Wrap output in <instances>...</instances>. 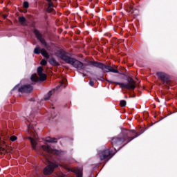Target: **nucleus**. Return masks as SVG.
I'll list each match as a JSON object with an SVG mask.
<instances>
[{"instance_id":"nucleus-1","label":"nucleus","mask_w":177,"mask_h":177,"mask_svg":"<svg viewBox=\"0 0 177 177\" xmlns=\"http://www.w3.org/2000/svg\"><path fill=\"white\" fill-rule=\"evenodd\" d=\"M142 133L143 132H136L134 129H122L118 136L112 138L111 143L115 147H119L118 150H121L122 147L127 146L133 139L140 136Z\"/></svg>"},{"instance_id":"nucleus-2","label":"nucleus","mask_w":177,"mask_h":177,"mask_svg":"<svg viewBox=\"0 0 177 177\" xmlns=\"http://www.w3.org/2000/svg\"><path fill=\"white\" fill-rule=\"evenodd\" d=\"M56 55L58 57H60L62 60L65 62V63L71 64V66H73L75 68H77V70H83L84 71L86 70V67H85L84 63L75 58L68 56V53L66 52V50L63 49L58 50Z\"/></svg>"},{"instance_id":"nucleus-3","label":"nucleus","mask_w":177,"mask_h":177,"mask_svg":"<svg viewBox=\"0 0 177 177\" xmlns=\"http://www.w3.org/2000/svg\"><path fill=\"white\" fill-rule=\"evenodd\" d=\"M88 66H93V67H97L100 68L102 71L104 73H115V74H120V71L117 69H114L112 66L106 65L102 62L97 61H89L88 62Z\"/></svg>"},{"instance_id":"nucleus-4","label":"nucleus","mask_w":177,"mask_h":177,"mask_svg":"<svg viewBox=\"0 0 177 177\" xmlns=\"http://www.w3.org/2000/svg\"><path fill=\"white\" fill-rule=\"evenodd\" d=\"M121 75H124V77H127V81L129 84H125L124 83H120L117 82H114L113 80H106L109 84H115V85H119L120 88L122 89L123 88H126V89H132L133 91L136 88V82L133 80L132 77L127 76L124 73H120Z\"/></svg>"},{"instance_id":"nucleus-5","label":"nucleus","mask_w":177,"mask_h":177,"mask_svg":"<svg viewBox=\"0 0 177 177\" xmlns=\"http://www.w3.org/2000/svg\"><path fill=\"white\" fill-rule=\"evenodd\" d=\"M115 153H113V150L110 149H106L103 151H100L98 153L99 158L101 161H109L110 159L113 158L114 156H115V153H117V149L114 148Z\"/></svg>"},{"instance_id":"nucleus-6","label":"nucleus","mask_w":177,"mask_h":177,"mask_svg":"<svg viewBox=\"0 0 177 177\" xmlns=\"http://www.w3.org/2000/svg\"><path fill=\"white\" fill-rule=\"evenodd\" d=\"M44 158L47 161L48 165L44 168V175H50L55 171V168H57V167H59V165L56 162H50L48 157L46 156H44Z\"/></svg>"},{"instance_id":"nucleus-7","label":"nucleus","mask_w":177,"mask_h":177,"mask_svg":"<svg viewBox=\"0 0 177 177\" xmlns=\"http://www.w3.org/2000/svg\"><path fill=\"white\" fill-rule=\"evenodd\" d=\"M33 34H35L37 39H38V41H39V42H41V45H44V46L46 49H48V48H49V46L48 45V43L46 42V41L44 38V35H42V33H41V32H39V30L38 29H34L33 30Z\"/></svg>"},{"instance_id":"nucleus-8","label":"nucleus","mask_w":177,"mask_h":177,"mask_svg":"<svg viewBox=\"0 0 177 177\" xmlns=\"http://www.w3.org/2000/svg\"><path fill=\"white\" fill-rule=\"evenodd\" d=\"M156 77H158V80L162 81L163 85H169V82L171 80L169 79V75L164 72H157Z\"/></svg>"},{"instance_id":"nucleus-9","label":"nucleus","mask_w":177,"mask_h":177,"mask_svg":"<svg viewBox=\"0 0 177 177\" xmlns=\"http://www.w3.org/2000/svg\"><path fill=\"white\" fill-rule=\"evenodd\" d=\"M33 91L34 87L31 84H24L18 88L21 93H31Z\"/></svg>"},{"instance_id":"nucleus-10","label":"nucleus","mask_w":177,"mask_h":177,"mask_svg":"<svg viewBox=\"0 0 177 177\" xmlns=\"http://www.w3.org/2000/svg\"><path fill=\"white\" fill-rule=\"evenodd\" d=\"M41 149L44 150V151H46L48 154H55L56 156H59V154L62 153V151L53 149L50 146L42 145Z\"/></svg>"},{"instance_id":"nucleus-11","label":"nucleus","mask_w":177,"mask_h":177,"mask_svg":"<svg viewBox=\"0 0 177 177\" xmlns=\"http://www.w3.org/2000/svg\"><path fill=\"white\" fill-rule=\"evenodd\" d=\"M28 131L29 133L30 134V136L32 138H34V139H37L38 135H37V133L35 132V130L34 129V124L30 123L29 126L28 127Z\"/></svg>"},{"instance_id":"nucleus-12","label":"nucleus","mask_w":177,"mask_h":177,"mask_svg":"<svg viewBox=\"0 0 177 177\" xmlns=\"http://www.w3.org/2000/svg\"><path fill=\"white\" fill-rule=\"evenodd\" d=\"M28 139L30 140L32 149L35 150L36 146H37V142L34 140V138H32V137H29Z\"/></svg>"},{"instance_id":"nucleus-13","label":"nucleus","mask_w":177,"mask_h":177,"mask_svg":"<svg viewBox=\"0 0 177 177\" xmlns=\"http://www.w3.org/2000/svg\"><path fill=\"white\" fill-rule=\"evenodd\" d=\"M50 64H51V66H60V64H59V62H57V61H56V59H55V58H51L49 61Z\"/></svg>"},{"instance_id":"nucleus-14","label":"nucleus","mask_w":177,"mask_h":177,"mask_svg":"<svg viewBox=\"0 0 177 177\" xmlns=\"http://www.w3.org/2000/svg\"><path fill=\"white\" fill-rule=\"evenodd\" d=\"M40 53L41 55H42V56H44V57H46V59H49V54L48 53L46 50H45V48H42Z\"/></svg>"},{"instance_id":"nucleus-15","label":"nucleus","mask_w":177,"mask_h":177,"mask_svg":"<svg viewBox=\"0 0 177 177\" xmlns=\"http://www.w3.org/2000/svg\"><path fill=\"white\" fill-rule=\"evenodd\" d=\"M46 142H48V143H57V138H52L48 137L46 140Z\"/></svg>"},{"instance_id":"nucleus-16","label":"nucleus","mask_w":177,"mask_h":177,"mask_svg":"<svg viewBox=\"0 0 177 177\" xmlns=\"http://www.w3.org/2000/svg\"><path fill=\"white\" fill-rule=\"evenodd\" d=\"M46 12L48 13H52V12H55V9H53V4H48Z\"/></svg>"},{"instance_id":"nucleus-17","label":"nucleus","mask_w":177,"mask_h":177,"mask_svg":"<svg viewBox=\"0 0 177 177\" xmlns=\"http://www.w3.org/2000/svg\"><path fill=\"white\" fill-rule=\"evenodd\" d=\"M32 82H38L39 81V77H38L36 75H33L30 78Z\"/></svg>"},{"instance_id":"nucleus-18","label":"nucleus","mask_w":177,"mask_h":177,"mask_svg":"<svg viewBox=\"0 0 177 177\" xmlns=\"http://www.w3.org/2000/svg\"><path fill=\"white\" fill-rule=\"evenodd\" d=\"M40 81H46V75L44 73H40L39 75Z\"/></svg>"},{"instance_id":"nucleus-19","label":"nucleus","mask_w":177,"mask_h":177,"mask_svg":"<svg viewBox=\"0 0 177 177\" xmlns=\"http://www.w3.org/2000/svg\"><path fill=\"white\" fill-rule=\"evenodd\" d=\"M67 82V80L64 79L61 82H60V85L57 86V88L59 89V88H60V86H63L64 88H66V82Z\"/></svg>"},{"instance_id":"nucleus-20","label":"nucleus","mask_w":177,"mask_h":177,"mask_svg":"<svg viewBox=\"0 0 177 177\" xmlns=\"http://www.w3.org/2000/svg\"><path fill=\"white\" fill-rule=\"evenodd\" d=\"M18 20L21 24H24L26 21V17H19Z\"/></svg>"},{"instance_id":"nucleus-21","label":"nucleus","mask_w":177,"mask_h":177,"mask_svg":"<svg viewBox=\"0 0 177 177\" xmlns=\"http://www.w3.org/2000/svg\"><path fill=\"white\" fill-rule=\"evenodd\" d=\"M41 52V49H39V46H37L35 49H34V53L35 55H40Z\"/></svg>"},{"instance_id":"nucleus-22","label":"nucleus","mask_w":177,"mask_h":177,"mask_svg":"<svg viewBox=\"0 0 177 177\" xmlns=\"http://www.w3.org/2000/svg\"><path fill=\"white\" fill-rule=\"evenodd\" d=\"M50 96H52V91H50L47 95L44 96V100H49V99H50Z\"/></svg>"},{"instance_id":"nucleus-23","label":"nucleus","mask_w":177,"mask_h":177,"mask_svg":"<svg viewBox=\"0 0 177 177\" xmlns=\"http://www.w3.org/2000/svg\"><path fill=\"white\" fill-rule=\"evenodd\" d=\"M23 7L25 8V9H28V8H30V4L28 3V1H24L23 3Z\"/></svg>"},{"instance_id":"nucleus-24","label":"nucleus","mask_w":177,"mask_h":177,"mask_svg":"<svg viewBox=\"0 0 177 177\" xmlns=\"http://www.w3.org/2000/svg\"><path fill=\"white\" fill-rule=\"evenodd\" d=\"M43 71H44V68H42V67L39 66V67L37 68V74H38V75H39V74H43Z\"/></svg>"},{"instance_id":"nucleus-25","label":"nucleus","mask_w":177,"mask_h":177,"mask_svg":"<svg viewBox=\"0 0 177 177\" xmlns=\"http://www.w3.org/2000/svg\"><path fill=\"white\" fill-rule=\"evenodd\" d=\"M120 104L121 107H125L127 106V101L120 100Z\"/></svg>"},{"instance_id":"nucleus-26","label":"nucleus","mask_w":177,"mask_h":177,"mask_svg":"<svg viewBox=\"0 0 177 177\" xmlns=\"http://www.w3.org/2000/svg\"><path fill=\"white\" fill-rule=\"evenodd\" d=\"M41 66H46V64H48V62L46 59H42L41 61Z\"/></svg>"},{"instance_id":"nucleus-27","label":"nucleus","mask_w":177,"mask_h":177,"mask_svg":"<svg viewBox=\"0 0 177 177\" xmlns=\"http://www.w3.org/2000/svg\"><path fill=\"white\" fill-rule=\"evenodd\" d=\"M11 142H15V140H17V137L15 136H12L10 137Z\"/></svg>"},{"instance_id":"nucleus-28","label":"nucleus","mask_w":177,"mask_h":177,"mask_svg":"<svg viewBox=\"0 0 177 177\" xmlns=\"http://www.w3.org/2000/svg\"><path fill=\"white\" fill-rule=\"evenodd\" d=\"M77 177H82V171L81 170L77 172Z\"/></svg>"},{"instance_id":"nucleus-29","label":"nucleus","mask_w":177,"mask_h":177,"mask_svg":"<svg viewBox=\"0 0 177 177\" xmlns=\"http://www.w3.org/2000/svg\"><path fill=\"white\" fill-rule=\"evenodd\" d=\"M89 85L91 86H93V85H95V82L92 80H91L89 82H88Z\"/></svg>"},{"instance_id":"nucleus-30","label":"nucleus","mask_w":177,"mask_h":177,"mask_svg":"<svg viewBox=\"0 0 177 177\" xmlns=\"http://www.w3.org/2000/svg\"><path fill=\"white\" fill-rule=\"evenodd\" d=\"M20 84H17L13 88H12V91H16V89H17V88H19V86Z\"/></svg>"},{"instance_id":"nucleus-31","label":"nucleus","mask_w":177,"mask_h":177,"mask_svg":"<svg viewBox=\"0 0 177 177\" xmlns=\"http://www.w3.org/2000/svg\"><path fill=\"white\" fill-rule=\"evenodd\" d=\"M47 2H48V5H53L52 0H47Z\"/></svg>"},{"instance_id":"nucleus-32","label":"nucleus","mask_w":177,"mask_h":177,"mask_svg":"<svg viewBox=\"0 0 177 177\" xmlns=\"http://www.w3.org/2000/svg\"><path fill=\"white\" fill-rule=\"evenodd\" d=\"M130 12L131 13H135V11H134V10H133V8L132 7H130Z\"/></svg>"},{"instance_id":"nucleus-33","label":"nucleus","mask_w":177,"mask_h":177,"mask_svg":"<svg viewBox=\"0 0 177 177\" xmlns=\"http://www.w3.org/2000/svg\"><path fill=\"white\" fill-rule=\"evenodd\" d=\"M125 99H128V96L125 95L124 96Z\"/></svg>"},{"instance_id":"nucleus-34","label":"nucleus","mask_w":177,"mask_h":177,"mask_svg":"<svg viewBox=\"0 0 177 177\" xmlns=\"http://www.w3.org/2000/svg\"><path fill=\"white\" fill-rule=\"evenodd\" d=\"M4 19H6V16H4Z\"/></svg>"},{"instance_id":"nucleus-35","label":"nucleus","mask_w":177,"mask_h":177,"mask_svg":"<svg viewBox=\"0 0 177 177\" xmlns=\"http://www.w3.org/2000/svg\"><path fill=\"white\" fill-rule=\"evenodd\" d=\"M32 102H34V99H32Z\"/></svg>"},{"instance_id":"nucleus-36","label":"nucleus","mask_w":177,"mask_h":177,"mask_svg":"<svg viewBox=\"0 0 177 177\" xmlns=\"http://www.w3.org/2000/svg\"><path fill=\"white\" fill-rule=\"evenodd\" d=\"M0 151H1V147H0Z\"/></svg>"}]
</instances>
